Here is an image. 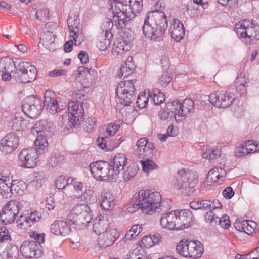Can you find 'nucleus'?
Masks as SVG:
<instances>
[{
  "label": "nucleus",
  "instance_id": "obj_8",
  "mask_svg": "<svg viewBox=\"0 0 259 259\" xmlns=\"http://www.w3.org/2000/svg\"><path fill=\"white\" fill-rule=\"evenodd\" d=\"M90 171L93 177L97 180L116 181L117 178L113 177L112 165L105 161H98L90 164Z\"/></svg>",
  "mask_w": 259,
  "mask_h": 259
},
{
  "label": "nucleus",
  "instance_id": "obj_61",
  "mask_svg": "<svg viewBox=\"0 0 259 259\" xmlns=\"http://www.w3.org/2000/svg\"><path fill=\"white\" fill-rule=\"evenodd\" d=\"M175 113L170 110L168 111L165 110H161L159 112L158 116L160 119L164 120L173 116L175 117Z\"/></svg>",
  "mask_w": 259,
  "mask_h": 259
},
{
  "label": "nucleus",
  "instance_id": "obj_59",
  "mask_svg": "<svg viewBox=\"0 0 259 259\" xmlns=\"http://www.w3.org/2000/svg\"><path fill=\"white\" fill-rule=\"evenodd\" d=\"M218 223L223 228L227 229L230 226V221L229 216L227 215H223L221 218L218 217Z\"/></svg>",
  "mask_w": 259,
  "mask_h": 259
},
{
  "label": "nucleus",
  "instance_id": "obj_47",
  "mask_svg": "<svg viewBox=\"0 0 259 259\" xmlns=\"http://www.w3.org/2000/svg\"><path fill=\"white\" fill-rule=\"evenodd\" d=\"M142 227L140 225H133L131 230L127 232L124 236V241L131 240L137 237L142 231Z\"/></svg>",
  "mask_w": 259,
  "mask_h": 259
},
{
  "label": "nucleus",
  "instance_id": "obj_41",
  "mask_svg": "<svg viewBox=\"0 0 259 259\" xmlns=\"http://www.w3.org/2000/svg\"><path fill=\"white\" fill-rule=\"evenodd\" d=\"M202 151V157L208 159L210 162L221 156V151L218 149L206 146L205 148L203 149Z\"/></svg>",
  "mask_w": 259,
  "mask_h": 259
},
{
  "label": "nucleus",
  "instance_id": "obj_57",
  "mask_svg": "<svg viewBox=\"0 0 259 259\" xmlns=\"http://www.w3.org/2000/svg\"><path fill=\"white\" fill-rule=\"evenodd\" d=\"M218 217L215 215L214 211L210 210L205 213L204 219L207 223L217 224L218 223Z\"/></svg>",
  "mask_w": 259,
  "mask_h": 259
},
{
  "label": "nucleus",
  "instance_id": "obj_21",
  "mask_svg": "<svg viewBox=\"0 0 259 259\" xmlns=\"http://www.w3.org/2000/svg\"><path fill=\"white\" fill-rule=\"evenodd\" d=\"M55 126L53 122L47 120H40L37 122L34 127L31 129L32 134L34 135L42 136L47 137L51 133L54 132Z\"/></svg>",
  "mask_w": 259,
  "mask_h": 259
},
{
  "label": "nucleus",
  "instance_id": "obj_12",
  "mask_svg": "<svg viewBox=\"0 0 259 259\" xmlns=\"http://www.w3.org/2000/svg\"><path fill=\"white\" fill-rule=\"evenodd\" d=\"M44 107L42 100L35 96H29L25 98L22 105L24 113L32 119L36 118L40 115Z\"/></svg>",
  "mask_w": 259,
  "mask_h": 259
},
{
  "label": "nucleus",
  "instance_id": "obj_32",
  "mask_svg": "<svg viewBox=\"0 0 259 259\" xmlns=\"http://www.w3.org/2000/svg\"><path fill=\"white\" fill-rule=\"evenodd\" d=\"M82 103L77 100L71 101L68 103V110L73 117H81V121L83 120L84 110Z\"/></svg>",
  "mask_w": 259,
  "mask_h": 259
},
{
  "label": "nucleus",
  "instance_id": "obj_54",
  "mask_svg": "<svg viewBox=\"0 0 259 259\" xmlns=\"http://www.w3.org/2000/svg\"><path fill=\"white\" fill-rule=\"evenodd\" d=\"M172 77L170 72L166 71L159 78V82L163 87H166L172 80Z\"/></svg>",
  "mask_w": 259,
  "mask_h": 259
},
{
  "label": "nucleus",
  "instance_id": "obj_14",
  "mask_svg": "<svg viewBox=\"0 0 259 259\" xmlns=\"http://www.w3.org/2000/svg\"><path fill=\"white\" fill-rule=\"evenodd\" d=\"M235 99L234 94L228 91L212 93L209 96L210 103L217 108H227L232 104Z\"/></svg>",
  "mask_w": 259,
  "mask_h": 259
},
{
  "label": "nucleus",
  "instance_id": "obj_13",
  "mask_svg": "<svg viewBox=\"0 0 259 259\" xmlns=\"http://www.w3.org/2000/svg\"><path fill=\"white\" fill-rule=\"evenodd\" d=\"M20 203L16 200L8 202L0 213V220L5 225L13 223L19 213Z\"/></svg>",
  "mask_w": 259,
  "mask_h": 259
},
{
  "label": "nucleus",
  "instance_id": "obj_20",
  "mask_svg": "<svg viewBox=\"0 0 259 259\" xmlns=\"http://www.w3.org/2000/svg\"><path fill=\"white\" fill-rule=\"evenodd\" d=\"M98 244L100 247L106 248L111 246L119 237V233L116 229H110L100 234Z\"/></svg>",
  "mask_w": 259,
  "mask_h": 259
},
{
  "label": "nucleus",
  "instance_id": "obj_36",
  "mask_svg": "<svg viewBox=\"0 0 259 259\" xmlns=\"http://www.w3.org/2000/svg\"><path fill=\"white\" fill-rule=\"evenodd\" d=\"M112 37V34L107 29L105 32L103 31V33L98 37V41L97 44L98 48L101 51L106 50L111 44Z\"/></svg>",
  "mask_w": 259,
  "mask_h": 259
},
{
  "label": "nucleus",
  "instance_id": "obj_30",
  "mask_svg": "<svg viewBox=\"0 0 259 259\" xmlns=\"http://www.w3.org/2000/svg\"><path fill=\"white\" fill-rule=\"evenodd\" d=\"M81 123V118L73 117L72 115L70 117L67 114L63 115L62 117L59 118V125L64 129H69L72 127L76 128Z\"/></svg>",
  "mask_w": 259,
  "mask_h": 259
},
{
  "label": "nucleus",
  "instance_id": "obj_11",
  "mask_svg": "<svg viewBox=\"0 0 259 259\" xmlns=\"http://www.w3.org/2000/svg\"><path fill=\"white\" fill-rule=\"evenodd\" d=\"M193 101L190 99H185L182 103L174 100L167 104L168 110L175 113V118L177 121H181L185 119L188 114L193 111Z\"/></svg>",
  "mask_w": 259,
  "mask_h": 259
},
{
  "label": "nucleus",
  "instance_id": "obj_52",
  "mask_svg": "<svg viewBox=\"0 0 259 259\" xmlns=\"http://www.w3.org/2000/svg\"><path fill=\"white\" fill-rule=\"evenodd\" d=\"M55 40L54 34L52 32L47 31L41 34L40 41L43 45H48L54 42Z\"/></svg>",
  "mask_w": 259,
  "mask_h": 259
},
{
  "label": "nucleus",
  "instance_id": "obj_45",
  "mask_svg": "<svg viewBox=\"0 0 259 259\" xmlns=\"http://www.w3.org/2000/svg\"><path fill=\"white\" fill-rule=\"evenodd\" d=\"M16 66L13 61L9 58H5L0 59V71L3 73L8 72L9 70L11 72L13 67Z\"/></svg>",
  "mask_w": 259,
  "mask_h": 259
},
{
  "label": "nucleus",
  "instance_id": "obj_7",
  "mask_svg": "<svg viewBox=\"0 0 259 259\" xmlns=\"http://www.w3.org/2000/svg\"><path fill=\"white\" fill-rule=\"evenodd\" d=\"M15 68L13 79L17 82L28 83L34 81L36 78V68L28 62H21L15 66Z\"/></svg>",
  "mask_w": 259,
  "mask_h": 259
},
{
  "label": "nucleus",
  "instance_id": "obj_29",
  "mask_svg": "<svg viewBox=\"0 0 259 259\" xmlns=\"http://www.w3.org/2000/svg\"><path fill=\"white\" fill-rule=\"evenodd\" d=\"M50 230L52 233L56 235L66 236L70 232V228L66 222L57 220L51 224Z\"/></svg>",
  "mask_w": 259,
  "mask_h": 259
},
{
  "label": "nucleus",
  "instance_id": "obj_24",
  "mask_svg": "<svg viewBox=\"0 0 259 259\" xmlns=\"http://www.w3.org/2000/svg\"><path fill=\"white\" fill-rule=\"evenodd\" d=\"M204 252L203 245L198 241H189L187 257L192 259L200 258Z\"/></svg>",
  "mask_w": 259,
  "mask_h": 259
},
{
  "label": "nucleus",
  "instance_id": "obj_1",
  "mask_svg": "<svg viewBox=\"0 0 259 259\" xmlns=\"http://www.w3.org/2000/svg\"><path fill=\"white\" fill-rule=\"evenodd\" d=\"M167 26V17L163 12H149L145 16L143 33L146 38L155 40L164 34Z\"/></svg>",
  "mask_w": 259,
  "mask_h": 259
},
{
  "label": "nucleus",
  "instance_id": "obj_17",
  "mask_svg": "<svg viewBox=\"0 0 259 259\" xmlns=\"http://www.w3.org/2000/svg\"><path fill=\"white\" fill-rule=\"evenodd\" d=\"M20 142L19 136L11 132L2 139L0 143V151L4 154L12 153L17 148Z\"/></svg>",
  "mask_w": 259,
  "mask_h": 259
},
{
  "label": "nucleus",
  "instance_id": "obj_62",
  "mask_svg": "<svg viewBox=\"0 0 259 259\" xmlns=\"http://www.w3.org/2000/svg\"><path fill=\"white\" fill-rule=\"evenodd\" d=\"M96 124V119L94 118L90 117L88 118L84 124V128L88 132H91L93 130Z\"/></svg>",
  "mask_w": 259,
  "mask_h": 259
},
{
  "label": "nucleus",
  "instance_id": "obj_39",
  "mask_svg": "<svg viewBox=\"0 0 259 259\" xmlns=\"http://www.w3.org/2000/svg\"><path fill=\"white\" fill-rule=\"evenodd\" d=\"M12 127L16 131L25 130L29 125V121L27 119H24L18 114L15 116L12 120Z\"/></svg>",
  "mask_w": 259,
  "mask_h": 259
},
{
  "label": "nucleus",
  "instance_id": "obj_64",
  "mask_svg": "<svg viewBox=\"0 0 259 259\" xmlns=\"http://www.w3.org/2000/svg\"><path fill=\"white\" fill-rule=\"evenodd\" d=\"M56 186L58 189H64L66 187L65 177L60 176L56 181Z\"/></svg>",
  "mask_w": 259,
  "mask_h": 259
},
{
  "label": "nucleus",
  "instance_id": "obj_23",
  "mask_svg": "<svg viewBox=\"0 0 259 259\" xmlns=\"http://www.w3.org/2000/svg\"><path fill=\"white\" fill-rule=\"evenodd\" d=\"M126 161L127 158L123 154L118 153L114 156L113 165H112V172L114 174L113 176L117 180L119 179L120 172L126 165Z\"/></svg>",
  "mask_w": 259,
  "mask_h": 259
},
{
  "label": "nucleus",
  "instance_id": "obj_16",
  "mask_svg": "<svg viewBox=\"0 0 259 259\" xmlns=\"http://www.w3.org/2000/svg\"><path fill=\"white\" fill-rule=\"evenodd\" d=\"M67 24L70 33V37L72 38L75 46H79L84 40V36L80 25L79 19L75 17H69Z\"/></svg>",
  "mask_w": 259,
  "mask_h": 259
},
{
  "label": "nucleus",
  "instance_id": "obj_44",
  "mask_svg": "<svg viewBox=\"0 0 259 259\" xmlns=\"http://www.w3.org/2000/svg\"><path fill=\"white\" fill-rule=\"evenodd\" d=\"M33 178L29 185L37 189L41 187L45 182V175L44 172H34Z\"/></svg>",
  "mask_w": 259,
  "mask_h": 259
},
{
  "label": "nucleus",
  "instance_id": "obj_28",
  "mask_svg": "<svg viewBox=\"0 0 259 259\" xmlns=\"http://www.w3.org/2000/svg\"><path fill=\"white\" fill-rule=\"evenodd\" d=\"M44 106L46 105V109L52 113H57L60 110L58 102L55 98L54 92L46 91L44 94Z\"/></svg>",
  "mask_w": 259,
  "mask_h": 259
},
{
  "label": "nucleus",
  "instance_id": "obj_43",
  "mask_svg": "<svg viewBox=\"0 0 259 259\" xmlns=\"http://www.w3.org/2000/svg\"><path fill=\"white\" fill-rule=\"evenodd\" d=\"M148 96L157 105L161 104L165 101L164 94L157 89L149 92Z\"/></svg>",
  "mask_w": 259,
  "mask_h": 259
},
{
  "label": "nucleus",
  "instance_id": "obj_15",
  "mask_svg": "<svg viewBox=\"0 0 259 259\" xmlns=\"http://www.w3.org/2000/svg\"><path fill=\"white\" fill-rule=\"evenodd\" d=\"M37 152L34 147L23 149L18 156V164L21 167L32 168L37 164Z\"/></svg>",
  "mask_w": 259,
  "mask_h": 259
},
{
  "label": "nucleus",
  "instance_id": "obj_18",
  "mask_svg": "<svg viewBox=\"0 0 259 259\" xmlns=\"http://www.w3.org/2000/svg\"><path fill=\"white\" fill-rule=\"evenodd\" d=\"M22 255L26 258L39 257L42 255L41 246L34 240L24 241L20 247Z\"/></svg>",
  "mask_w": 259,
  "mask_h": 259
},
{
  "label": "nucleus",
  "instance_id": "obj_34",
  "mask_svg": "<svg viewBox=\"0 0 259 259\" xmlns=\"http://www.w3.org/2000/svg\"><path fill=\"white\" fill-rule=\"evenodd\" d=\"M114 205L112 195L107 191L103 192L100 199V207L106 210H109L113 208Z\"/></svg>",
  "mask_w": 259,
  "mask_h": 259
},
{
  "label": "nucleus",
  "instance_id": "obj_50",
  "mask_svg": "<svg viewBox=\"0 0 259 259\" xmlns=\"http://www.w3.org/2000/svg\"><path fill=\"white\" fill-rule=\"evenodd\" d=\"M243 150H246L247 153H253L255 151H259V143L253 141H248L246 143L242 146Z\"/></svg>",
  "mask_w": 259,
  "mask_h": 259
},
{
  "label": "nucleus",
  "instance_id": "obj_31",
  "mask_svg": "<svg viewBox=\"0 0 259 259\" xmlns=\"http://www.w3.org/2000/svg\"><path fill=\"white\" fill-rule=\"evenodd\" d=\"M40 219V217L36 212L31 213L30 216L27 217L20 215L17 220V226L20 228L26 229Z\"/></svg>",
  "mask_w": 259,
  "mask_h": 259
},
{
  "label": "nucleus",
  "instance_id": "obj_5",
  "mask_svg": "<svg viewBox=\"0 0 259 259\" xmlns=\"http://www.w3.org/2000/svg\"><path fill=\"white\" fill-rule=\"evenodd\" d=\"M198 176L192 171L180 170L174 177L172 183L175 189L184 195H190L196 190Z\"/></svg>",
  "mask_w": 259,
  "mask_h": 259
},
{
  "label": "nucleus",
  "instance_id": "obj_10",
  "mask_svg": "<svg viewBox=\"0 0 259 259\" xmlns=\"http://www.w3.org/2000/svg\"><path fill=\"white\" fill-rule=\"evenodd\" d=\"M235 30L240 37L249 38L250 42L259 39V26L249 20H244L236 24Z\"/></svg>",
  "mask_w": 259,
  "mask_h": 259
},
{
  "label": "nucleus",
  "instance_id": "obj_38",
  "mask_svg": "<svg viewBox=\"0 0 259 259\" xmlns=\"http://www.w3.org/2000/svg\"><path fill=\"white\" fill-rule=\"evenodd\" d=\"M35 148L37 152V156L38 155L42 154L48 150V143L47 140L45 137L42 136H38L34 142Z\"/></svg>",
  "mask_w": 259,
  "mask_h": 259
},
{
  "label": "nucleus",
  "instance_id": "obj_37",
  "mask_svg": "<svg viewBox=\"0 0 259 259\" xmlns=\"http://www.w3.org/2000/svg\"><path fill=\"white\" fill-rule=\"evenodd\" d=\"M132 58L128 57L124 63L122 64L120 70L117 72V75L120 78L127 77L134 71V64L132 62Z\"/></svg>",
  "mask_w": 259,
  "mask_h": 259
},
{
  "label": "nucleus",
  "instance_id": "obj_63",
  "mask_svg": "<svg viewBox=\"0 0 259 259\" xmlns=\"http://www.w3.org/2000/svg\"><path fill=\"white\" fill-rule=\"evenodd\" d=\"M142 246L144 247L149 248L153 246L151 236H146L143 237L141 241Z\"/></svg>",
  "mask_w": 259,
  "mask_h": 259
},
{
  "label": "nucleus",
  "instance_id": "obj_3",
  "mask_svg": "<svg viewBox=\"0 0 259 259\" xmlns=\"http://www.w3.org/2000/svg\"><path fill=\"white\" fill-rule=\"evenodd\" d=\"M192 212L187 209L174 210L162 215L160 225L167 230H183L191 226Z\"/></svg>",
  "mask_w": 259,
  "mask_h": 259
},
{
  "label": "nucleus",
  "instance_id": "obj_33",
  "mask_svg": "<svg viewBox=\"0 0 259 259\" xmlns=\"http://www.w3.org/2000/svg\"><path fill=\"white\" fill-rule=\"evenodd\" d=\"M155 153V147L151 143H149L147 146L142 148L136 149L135 151V155L138 158L142 159L151 158Z\"/></svg>",
  "mask_w": 259,
  "mask_h": 259
},
{
  "label": "nucleus",
  "instance_id": "obj_19",
  "mask_svg": "<svg viewBox=\"0 0 259 259\" xmlns=\"http://www.w3.org/2000/svg\"><path fill=\"white\" fill-rule=\"evenodd\" d=\"M226 161L225 159L219 162L213 168L211 169L208 173V182H217L224 181L227 174L225 169Z\"/></svg>",
  "mask_w": 259,
  "mask_h": 259
},
{
  "label": "nucleus",
  "instance_id": "obj_42",
  "mask_svg": "<svg viewBox=\"0 0 259 259\" xmlns=\"http://www.w3.org/2000/svg\"><path fill=\"white\" fill-rule=\"evenodd\" d=\"M211 201L209 200H195L190 203V206L192 209L195 210L203 209L210 210Z\"/></svg>",
  "mask_w": 259,
  "mask_h": 259
},
{
  "label": "nucleus",
  "instance_id": "obj_56",
  "mask_svg": "<svg viewBox=\"0 0 259 259\" xmlns=\"http://www.w3.org/2000/svg\"><path fill=\"white\" fill-rule=\"evenodd\" d=\"M236 82L238 84L236 87L237 90L240 92V94H245L246 92V89L245 87L246 81L245 80V78L242 76L238 77L236 78Z\"/></svg>",
  "mask_w": 259,
  "mask_h": 259
},
{
  "label": "nucleus",
  "instance_id": "obj_55",
  "mask_svg": "<svg viewBox=\"0 0 259 259\" xmlns=\"http://www.w3.org/2000/svg\"><path fill=\"white\" fill-rule=\"evenodd\" d=\"M64 157L59 153H55L48 161V164L51 167H55L60 164L63 160Z\"/></svg>",
  "mask_w": 259,
  "mask_h": 259
},
{
  "label": "nucleus",
  "instance_id": "obj_60",
  "mask_svg": "<svg viewBox=\"0 0 259 259\" xmlns=\"http://www.w3.org/2000/svg\"><path fill=\"white\" fill-rule=\"evenodd\" d=\"M136 168L128 167L127 170L124 172L123 178L124 180L128 181L133 178L136 174Z\"/></svg>",
  "mask_w": 259,
  "mask_h": 259
},
{
  "label": "nucleus",
  "instance_id": "obj_48",
  "mask_svg": "<svg viewBox=\"0 0 259 259\" xmlns=\"http://www.w3.org/2000/svg\"><path fill=\"white\" fill-rule=\"evenodd\" d=\"M189 240H182L177 244L176 246L177 252L180 255L187 257V251L188 249Z\"/></svg>",
  "mask_w": 259,
  "mask_h": 259
},
{
  "label": "nucleus",
  "instance_id": "obj_9",
  "mask_svg": "<svg viewBox=\"0 0 259 259\" xmlns=\"http://www.w3.org/2000/svg\"><path fill=\"white\" fill-rule=\"evenodd\" d=\"M136 79L121 81L116 89V93L118 102L124 106L130 105L135 98V88L134 84Z\"/></svg>",
  "mask_w": 259,
  "mask_h": 259
},
{
  "label": "nucleus",
  "instance_id": "obj_46",
  "mask_svg": "<svg viewBox=\"0 0 259 259\" xmlns=\"http://www.w3.org/2000/svg\"><path fill=\"white\" fill-rule=\"evenodd\" d=\"M78 199H80L82 201L91 204L96 201V196L92 190L88 189L86 190Z\"/></svg>",
  "mask_w": 259,
  "mask_h": 259
},
{
  "label": "nucleus",
  "instance_id": "obj_53",
  "mask_svg": "<svg viewBox=\"0 0 259 259\" xmlns=\"http://www.w3.org/2000/svg\"><path fill=\"white\" fill-rule=\"evenodd\" d=\"M35 17L39 21L45 22L49 18V10L46 8H39L35 12Z\"/></svg>",
  "mask_w": 259,
  "mask_h": 259
},
{
  "label": "nucleus",
  "instance_id": "obj_27",
  "mask_svg": "<svg viewBox=\"0 0 259 259\" xmlns=\"http://www.w3.org/2000/svg\"><path fill=\"white\" fill-rule=\"evenodd\" d=\"M109 224L108 216L107 214L101 215L94 220L93 229L97 234H102L107 230Z\"/></svg>",
  "mask_w": 259,
  "mask_h": 259
},
{
  "label": "nucleus",
  "instance_id": "obj_6",
  "mask_svg": "<svg viewBox=\"0 0 259 259\" xmlns=\"http://www.w3.org/2000/svg\"><path fill=\"white\" fill-rule=\"evenodd\" d=\"M92 219L91 209L85 204H77L67 216L68 220L78 230L85 229Z\"/></svg>",
  "mask_w": 259,
  "mask_h": 259
},
{
  "label": "nucleus",
  "instance_id": "obj_51",
  "mask_svg": "<svg viewBox=\"0 0 259 259\" xmlns=\"http://www.w3.org/2000/svg\"><path fill=\"white\" fill-rule=\"evenodd\" d=\"M119 128V125L114 123L109 124L105 126L103 135L107 138L108 136L114 135Z\"/></svg>",
  "mask_w": 259,
  "mask_h": 259
},
{
  "label": "nucleus",
  "instance_id": "obj_22",
  "mask_svg": "<svg viewBox=\"0 0 259 259\" xmlns=\"http://www.w3.org/2000/svg\"><path fill=\"white\" fill-rule=\"evenodd\" d=\"M12 178L0 175V194L4 198H9L14 192L17 193L15 184L12 183Z\"/></svg>",
  "mask_w": 259,
  "mask_h": 259
},
{
  "label": "nucleus",
  "instance_id": "obj_25",
  "mask_svg": "<svg viewBox=\"0 0 259 259\" xmlns=\"http://www.w3.org/2000/svg\"><path fill=\"white\" fill-rule=\"evenodd\" d=\"M132 39L128 40L124 36L117 38L114 43L112 53L113 55H122L129 50Z\"/></svg>",
  "mask_w": 259,
  "mask_h": 259
},
{
  "label": "nucleus",
  "instance_id": "obj_58",
  "mask_svg": "<svg viewBox=\"0 0 259 259\" xmlns=\"http://www.w3.org/2000/svg\"><path fill=\"white\" fill-rule=\"evenodd\" d=\"M149 98L145 94L139 95L137 100V105L139 108H144L148 103Z\"/></svg>",
  "mask_w": 259,
  "mask_h": 259
},
{
  "label": "nucleus",
  "instance_id": "obj_4",
  "mask_svg": "<svg viewBox=\"0 0 259 259\" xmlns=\"http://www.w3.org/2000/svg\"><path fill=\"white\" fill-rule=\"evenodd\" d=\"M125 2L126 1H109V9L111 12L112 19L111 21L107 19L104 24V27L110 29L115 26L116 29H120L128 25L131 20L127 19L129 13L128 5L125 4Z\"/></svg>",
  "mask_w": 259,
  "mask_h": 259
},
{
  "label": "nucleus",
  "instance_id": "obj_49",
  "mask_svg": "<svg viewBox=\"0 0 259 259\" xmlns=\"http://www.w3.org/2000/svg\"><path fill=\"white\" fill-rule=\"evenodd\" d=\"M145 159V160L140 161L144 172L148 173L151 170L158 169V166L153 161L150 160V158Z\"/></svg>",
  "mask_w": 259,
  "mask_h": 259
},
{
  "label": "nucleus",
  "instance_id": "obj_26",
  "mask_svg": "<svg viewBox=\"0 0 259 259\" xmlns=\"http://www.w3.org/2000/svg\"><path fill=\"white\" fill-rule=\"evenodd\" d=\"M170 33L172 38L177 42L183 39L185 34L184 27L178 19H174L172 24L170 25Z\"/></svg>",
  "mask_w": 259,
  "mask_h": 259
},
{
  "label": "nucleus",
  "instance_id": "obj_2",
  "mask_svg": "<svg viewBox=\"0 0 259 259\" xmlns=\"http://www.w3.org/2000/svg\"><path fill=\"white\" fill-rule=\"evenodd\" d=\"M161 197L157 192L141 190L133 196L131 201L133 208H140L145 214H152L154 212H159Z\"/></svg>",
  "mask_w": 259,
  "mask_h": 259
},
{
  "label": "nucleus",
  "instance_id": "obj_40",
  "mask_svg": "<svg viewBox=\"0 0 259 259\" xmlns=\"http://www.w3.org/2000/svg\"><path fill=\"white\" fill-rule=\"evenodd\" d=\"M255 223L253 221H249L247 220H243V221L237 223L235 225L236 229L241 231L244 232L247 234L252 233L254 230Z\"/></svg>",
  "mask_w": 259,
  "mask_h": 259
},
{
  "label": "nucleus",
  "instance_id": "obj_35",
  "mask_svg": "<svg viewBox=\"0 0 259 259\" xmlns=\"http://www.w3.org/2000/svg\"><path fill=\"white\" fill-rule=\"evenodd\" d=\"M128 5L129 16L127 19L133 20L142 9L143 0H129Z\"/></svg>",
  "mask_w": 259,
  "mask_h": 259
}]
</instances>
